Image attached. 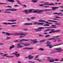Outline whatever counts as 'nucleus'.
<instances>
[{
	"instance_id": "nucleus-1",
	"label": "nucleus",
	"mask_w": 63,
	"mask_h": 63,
	"mask_svg": "<svg viewBox=\"0 0 63 63\" xmlns=\"http://www.w3.org/2000/svg\"><path fill=\"white\" fill-rule=\"evenodd\" d=\"M59 7H51L52 9H45L44 10H35L33 11H34V9H29V12H30V13H37V14H41V12H44V11H51V10H55L56 9L59 8Z\"/></svg>"
},
{
	"instance_id": "nucleus-2",
	"label": "nucleus",
	"mask_w": 63,
	"mask_h": 63,
	"mask_svg": "<svg viewBox=\"0 0 63 63\" xmlns=\"http://www.w3.org/2000/svg\"><path fill=\"white\" fill-rule=\"evenodd\" d=\"M6 34L7 35V36H10L11 35H13V36H18L20 35V36H26V34L23 33H11L10 34V33H9L8 32H6Z\"/></svg>"
},
{
	"instance_id": "nucleus-3",
	"label": "nucleus",
	"mask_w": 63,
	"mask_h": 63,
	"mask_svg": "<svg viewBox=\"0 0 63 63\" xmlns=\"http://www.w3.org/2000/svg\"><path fill=\"white\" fill-rule=\"evenodd\" d=\"M24 43H20V44H17V46H18L17 47V48H21V47H24V46L20 45H23L24 46Z\"/></svg>"
},
{
	"instance_id": "nucleus-4",
	"label": "nucleus",
	"mask_w": 63,
	"mask_h": 63,
	"mask_svg": "<svg viewBox=\"0 0 63 63\" xmlns=\"http://www.w3.org/2000/svg\"><path fill=\"white\" fill-rule=\"evenodd\" d=\"M42 29H44V27H39L38 29H35L34 30L36 31H42Z\"/></svg>"
},
{
	"instance_id": "nucleus-5",
	"label": "nucleus",
	"mask_w": 63,
	"mask_h": 63,
	"mask_svg": "<svg viewBox=\"0 0 63 63\" xmlns=\"http://www.w3.org/2000/svg\"><path fill=\"white\" fill-rule=\"evenodd\" d=\"M44 5H50V6H53V5H55V3H51V4H40L39 5V6H40V7H43V6Z\"/></svg>"
},
{
	"instance_id": "nucleus-6",
	"label": "nucleus",
	"mask_w": 63,
	"mask_h": 63,
	"mask_svg": "<svg viewBox=\"0 0 63 63\" xmlns=\"http://www.w3.org/2000/svg\"><path fill=\"white\" fill-rule=\"evenodd\" d=\"M56 25H51V26L53 27H45L46 28H56L57 27H54L56 26Z\"/></svg>"
},
{
	"instance_id": "nucleus-7",
	"label": "nucleus",
	"mask_w": 63,
	"mask_h": 63,
	"mask_svg": "<svg viewBox=\"0 0 63 63\" xmlns=\"http://www.w3.org/2000/svg\"><path fill=\"white\" fill-rule=\"evenodd\" d=\"M51 31H52V33H55V32H60L61 30H58L55 31L54 29H51Z\"/></svg>"
},
{
	"instance_id": "nucleus-8",
	"label": "nucleus",
	"mask_w": 63,
	"mask_h": 63,
	"mask_svg": "<svg viewBox=\"0 0 63 63\" xmlns=\"http://www.w3.org/2000/svg\"><path fill=\"white\" fill-rule=\"evenodd\" d=\"M37 24L38 25H40L41 24L42 25H43L44 23H38V22H36L34 23V24Z\"/></svg>"
},
{
	"instance_id": "nucleus-9",
	"label": "nucleus",
	"mask_w": 63,
	"mask_h": 63,
	"mask_svg": "<svg viewBox=\"0 0 63 63\" xmlns=\"http://www.w3.org/2000/svg\"><path fill=\"white\" fill-rule=\"evenodd\" d=\"M29 40H26L24 39H23L21 40H20L19 42H23V41H25V42H27L28 41H29Z\"/></svg>"
},
{
	"instance_id": "nucleus-10",
	"label": "nucleus",
	"mask_w": 63,
	"mask_h": 63,
	"mask_svg": "<svg viewBox=\"0 0 63 63\" xmlns=\"http://www.w3.org/2000/svg\"><path fill=\"white\" fill-rule=\"evenodd\" d=\"M34 58L33 56H32V55H30L29 56L28 58L29 59H32Z\"/></svg>"
},
{
	"instance_id": "nucleus-11",
	"label": "nucleus",
	"mask_w": 63,
	"mask_h": 63,
	"mask_svg": "<svg viewBox=\"0 0 63 63\" xmlns=\"http://www.w3.org/2000/svg\"><path fill=\"white\" fill-rule=\"evenodd\" d=\"M33 49V47H30L29 48L28 47V48H23V49H29V50H30L31 49Z\"/></svg>"
},
{
	"instance_id": "nucleus-12",
	"label": "nucleus",
	"mask_w": 63,
	"mask_h": 63,
	"mask_svg": "<svg viewBox=\"0 0 63 63\" xmlns=\"http://www.w3.org/2000/svg\"><path fill=\"white\" fill-rule=\"evenodd\" d=\"M17 10V9H8L6 10V11H16Z\"/></svg>"
},
{
	"instance_id": "nucleus-13",
	"label": "nucleus",
	"mask_w": 63,
	"mask_h": 63,
	"mask_svg": "<svg viewBox=\"0 0 63 63\" xmlns=\"http://www.w3.org/2000/svg\"><path fill=\"white\" fill-rule=\"evenodd\" d=\"M47 46L48 47H49V48H51L53 47V46H52V45L51 44L47 45Z\"/></svg>"
},
{
	"instance_id": "nucleus-14",
	"label": "nucleus",
	"mask_w": 63,
	"mask_h": 63,
	"mask_svg": "<svg viewBox=\"0 0 63 63\" xmlns=\"http://www.w3.org/2000/svg\"><path fill=\"white\" fill-rule=\"evenodd\" d=\"M47 21H49L50 22H58L57 21L51 20H47Z\"/></svg>"
},
{
	"instance_id": "nucleus-15",
	"label": "nucleus",
	"mask_w": 63,
	"mask_h": 63,
	"mask_svg": "<svg viewBox=\"0 0 63 63\" xmlns=\"http://www.w3.org/2000/svg\"><path fill=\"white\" fill-rule=\"evenodd\" d=\"M28 11L27 10H26L22 11V12H25V14H29V13H28Z\"/></svg>"
},
{
	"instance_id": "nucleus-16",
	"label": "nucleus",
	"mask_w": 63,
	"mask_h": 63,
	"mask_svg": "<svg viewBox=\"0 0 63 63\" xmlns=\"http://www.w3.org/2000/svg\"><path fill=\"white\" fill-rule=\"evenodd\" d=\"M36 40H37V39H34L33 42V43L36 44V43H39V42H38V41Z\"/></svg>"
},
{
	"instance_id": "nucleus-17",
	"label": "nucleus",
	"mask_w": 63,
	"mask_h": 63,
	"mask_svg": "<svg viewBox=\"0 0 63 63\" xmlns=\"http://www.w3.org/2000/svg\"><path fill=\"white\" fill-rule=\"evenodd\" d=\"M54 49H56V50H62V49H61L60 47H59L55 48Z\"/></svg>"
},
{
	"instance_id": "nucleus-18",
	"label": "nucleus",
	"mask_w": 63,
	"mask_h": 63,
	"mask_svg": "<svg viewBox=\"0 0 63 63\" xmlns=\"http://www.w3.org/2000/svg\"><path fill=\"white\" fill-rule=\"evenodd\" d=\"M39 22H46V21L43 20L41 19L39 20L38 21Z\"/></svg>"
},
{
	"instance_id": "nucleus-19",
	"label": "nucleus",
	"mask_w": 63,
	"mask_h": 63,
	"mask_svg": "<svg viewBox=\"0 0 63 63\" xmlns=\"http://www.w3.org/2000/svg\"><path fill=\"white\" fill-rule=\"evenodd\" d=\"M11 46H10V47L9 49L10 50L12 49V48H14V47H15V46L14 45H11Z\"/></svg>"
},
{
	"instance_id": "nucleus-20",
	"label": "nucleus",
	"mask_w": 63,
	"mask_h": 63,
	"mask_svg": "<svg viewBox=\"0 0 63 63\" xmlns=\"http://www.w3.org/2000/svg\"><path fill=\"white\" fill-rule=\"evenodd\" d=\"M53 14H54L55 15H60V14H62V13H53Z\"/></svg>"
},
{
	"instance_id": "nucleus-21",
	"label": "nucleus",
	"mask_w": 63,
	"mask_h": 63,
	"mask_svg": "<svg viewBox=\"0 0 63 63\" xmlns=\"http://www.w3.org/2000/svg\"><path fill=\"white\" fill-rule=\"evenodd\" d=\"M7 1L8 2H11V3H13L14 2H15V1L13 0H7Z\"/></svg>"
},
{
	"instance_id": "nucleus-22",
	"label": "nucleus",
	"mask_w": 63,
	"mask_h": 63,
	"mask_svg": "<svg viewBox=\"0 0 63 63\" xmlns=\"http://www.w3.org/2000/svg\"><path fill=\"white\" fill-rule=\"evenodd\" d=\"M17 21L16 20H10L7 21H10V22H15V21Z\"/></svg>"
},
{
	"instance_id": "nucleus-23",
	"label": "nucleus",
	"mask_w": 63,
	"mask_h": 63,
	"mask_svg": "<svg viewBox=\"0 0 63 63\" xmlns=\"http://www.w3.org/2000/svg\"><path fill=\"white\" fill-rule=\"evenodd\" d=\"M4 14H10L11 13V12H8L7 11H6L4 12Z\"/></svg>"
},
{
	"instance_id": "nucleus-24",
	"label": "nucleus",
	"mask_w": 63,
	"mask_h": 63,
	"mask_svg": "<svg viewBox=\"0 0 63 63\" xmlns=\"http://www.w3.org/2000/svg\"><path fill=\"white\" fill-rule=\"evenodd\" d=\"M30 44H25L24 43V46H25V47L29 46H30Z\"/></svg>"
},
{
	"instance_id": "nucleus-25",
	"label": "nucleus",
	"mask_w": 63,
	"mask_h": 63,
	"mask_svg": "<svg viewBox=\"0 0 63 63\" xmlns=\"http://www.w3.org/2000/svg\"><path fill=\"white\" fill-rule=\"evenodd\" d=\"M55 25H59L60 26V25H61V24H60V23H55Z\"/></svg>"
},
{
	"instance_id": "nucleus-26",
	"label": "nucleus",
	"mask_w": 63,
	"mask_h": 63,
	"mask_svg": "<svg viewBox=\"0 0 63 63\" xmlns=\"http://www.w3.org/2000/svg\"><path fill=\"white\" fill-rule=\"evenodd\" d=\"M54 62V60L53 59L50 60L49 61V62L52 63V62Z\"/></svg>"
},
{
	"instance_id": "nucleus-27",
	"label": "nucleus",
	"mask_w": 63,
	"mask_h": 63,
	"mask_svg": "<svg viewBox=\"0 0 63 63\" xmlns=\"http://www.w3.org/2000/svg\"><path fill=\"white\" fill-rule=\"evenodd\" d=\"M15 55L16 56V57H18L20 55L19 54H15Z\"/></svg>"
},
{
	"instance_id": "nucleus-28",
	"label": "nucleus",
	"mask_w": 63,
	"mask_h": 63,
	"mask_svg": "<svg viewBox=\"0 0 63 63\" xmlns=\"http://www.w3.org/2000/svg\"><path fill=\"white\" fill-rule=\"evenodd\" d=\"M32 1L33 2V3H36V2H37L38 1L36 0H32Z\"/></svg>"
},
{
	"instance_id": "nucleus-29",
	"label": "nucleus",
	"mask_w": 63,
	"mask_h": 63,
	"mask_svg": "<svg viewBox=\"0 0 63 63\" xmlns=\"http://www.w3.org/2000/svg\"><path fill=\"white\" fill-rule=\"evenodd\" d=\"M62 44H63V43L59 44H57V45H54V47H55V46H59V45H62Z\"/></svg>"
},
{
	"instance_id": "nucleus-30",
	"label": "nucleus",
	"mask_w": 63,
	"mask_h": 63,
	"mask_svg": "<svg viewBox=\"0 0 63 63\" xmlns=\"http://www.w3.org/2000/svg\"><path fill=\"white\" fill-rule=\"evenodd\" d=\"M50 30V29H48L46 30H45L44 31V32H47V31H49V30Z\"/></svg>"
},
{
	"instance_id": "nucleus-31",
	"label": "nucleus",
	"mask_w": 63,
	"mask_h": 63,
	"mask_svg": "<svg viewBox=\"0 0 63 63\" xmlns=\"http://www.w3.org/2000/svg\"><path fill=\"white\" fill-rule=\"evenodd\" d=\"M3 23L4 24H5L6 25H7V24L8 25H10V24H9V23H7L3 22Z\"/></svg>"
},
{
	"instance_id": "nucleus-32",
	"label": "nucleus",
	"mask_w": 63,
	"mask_h": 63,
	"mask_svg": "<svg viewBox=\"0 0 63 63\" xmlns=\"http://www.w3.org/2000/svg\"><path fill=\"white\" fill-rule=\"evenodd\" d=\"M47 58L48 60L49 61L50 60V59H51L52 58L50 57H47Z\"/></svg>"
},
{
	"instance_id": "nucleus-33",
	"label": "nucleus",
	"mask_w": 63,
	"mask_h": 63,
	"mask_svg": "<svg viewBox=\"0 0 63 63\" xmlns=\"http://www.w3.org/2000/svg\"><path fill=\"white\" fill-rule=\"evenodd\" d=\"M46 41V40H41L39 41L40 43H42V42H45Z\"/></svg>"
},
{
	"instance_id": "nucleus-34",
	"label": "nucleus",
	"mask_w": 63,
	"mask_h": 63,
	"mask_svg": "<svg viewBox=\"0 0 63 63\" xmlns=\"http://www.w3.org/2000/svg\"><path fill=\"white\" fill-rule=\"evenodd\" d=\"M39 50H41V51H43V50H44L45 49L43 48H40L39 49Z\"/></svg>"
},
{
	"instance_id": "nucleus-35",
	"label": "nucleus",
	"mask_w": 63,
	"mask_h": 63,
	"mask_svg": "<svg viewBox=\"0 0 63 63\" xmlns=\"http://www.w3.org/2000/svg\"><path fill=\"white\" fill-rule=\"evenodd\" d=\"M18 52H16L15 53H12L11 54V55H12V54H16V53H17Z\"/></svg>"
},
{
	"instance_id": "nucleus-36",
	"label": "nucleus",
	"mask_w": 63,
	"mask_h": 63,
	"mask_svg": "<svg viewBox=\"0 0 63 63\" xmlns=\"http://www.w3.org/2000/svg\"><path fill=\"white\" fill-rule=\"evenodd\" d=\"M10 25L13 24H16V22H13L12 23H9V24Z\"/></svg>"
},
{
	"instance_id": "nucleus-37",
	"label": "nucleus",
	"mask_w": 63,
	"mask_h": 63,
	"mask_svg": "<svg viewBox=\"0 0 63 63\" xmlns=\"http://www.w3.org/2000/svg\"><path fill=\"white\" fill-rule=\"evenodd\" d=\"M7 38L6 39L7 40H10L11 39V38L10 37H7Z\"/></svg>"
},
{
	"instance_id": "nucleus-38",
	"label": "nucleus",
	"mask_w": 63,
	"mask_h": 63,
	"mask_svg": "<svg viewBox=\"0 0 63 63\" xmlns=\"http://www.w3.org/2000/svg\"><path fill=\"white\" fill-rule=\"evenodd\" d=\"M44 26H49V25L46 24V25H44Z\"/></svg>"
},
{
	"instance_id": "nucleus-39",
	"label": "nucleus",
	"mask_w": 63,
	"mask_h": 63,
	"mask_svg": "<svg viewBox=\"0 0 63 63\" xmlns=\"http://www.w3.org/2000/svg\"><path fill=\"white\" fill-rule=\"evenodd\" d=\"M50 36V35H48L46 36H45V38H47V37H49V36Z\"/></svg>"
},
{
	"instance_id": "nucleus-40",
	"label": "nucleus",
	"mask_w": 63,
	"mask_h": 63,
	"mask_svg": "<svg viewBox=\"0 0 63 63\" xmlns=\"http://www.w3.org/2000/svg\"><path fill=\"white\" fill-rule=\"evenodd\" d=\"M29 25H33V23H28Z\"/></svg>"
},
{
	"instance_id": "nucleus-41",
	"label": "nucleus",
	"mask_w": 63,
	"mask_h": 63,
	"mask_svg": "<svg viewBox=\"0 0 63 63\" xmlns=\"http://www.w3.org/2000/svg\"><path fill=\"white\" fill-rule=\"evenodd\" d=\"M25 25H26L27 26H28L29 25L28 23H25L24 24Z\"/></svg>"
},
{
	"instance_id": "nucleus-42",
	"label": "nucleus",
	"mask_w": 63,
	"mask_h": 63,
	"mask_svg": "<svg viewBox=\"0 0 63 63\" xmlns=\"http://www.w3.org/2000/svg\"><path fill=\"white\" fill-rule=\"evenodd\" d=\"M36 60H37V61H38L39 62H41V61L39 59H36Z\"/></svg>"
},
{
	"instance_id": "nucleus-43",
	"label": "nucleus",
	"mask_w": 63,
	"mask_h": 63,
	"mask_svg": "<svg viewBox=\"0 0 63 63\" xmlns=\"http://www.w3.org/2000/svg\"><path fill=\"white\" fill-rule=\"evenodd\" d=\"M55 39L54 38H51L48 39V40H55Z\"/></svg>"
},
{
	"instance_id": "nucleus-44",
	"label": "nucleus",
	"mask_w": 63,
	"mask_h": 63,
	"mask_svg": "<svg viewBox=\"0 0 63 63\" xmlns=\"http://www.w3.org/2000/svg\"><path fill=\"white\" fill-rule=\"evenodd\" d=\"M54 61H59V59H55Z\"/></svg>"
},
{
	"instance_id": "nucleus-45",
	"label": "nucleus",
	"mask_w": 63,
	"mask_h": 63,
	"mask_svg": "<svg viewBox=\"0 0 63 63\" xmlns=\"http://www.w3.org/2000/svg\"><path fill=\"white\" fill-rule=\"evenodd\" d=\"M12 27H18V26L16 25H12Z\"/></svg>"
},
{
	"instance_id": "nucleus-46",
	"label": "nucleus",
	"mask_w": 63,
	"mask_h": 63,
	"mask_svg": "<svg viewBox=\"0 0 63 63\" xmlns=\"http://www.w3.org/2000/svg\"><path fill=\"white\" fill-rule=\"evenodd\" d=\"M28 62H29V63H35V62H31V61H28Z\"/></svg>"
},
{
	"instance_id": "nucleus-47",
	"label": "nucleus",
	"mask_w": 63,
	"mask_h": 63,
	"mask_svg": "<svg viewBox=\"0 0 63 63\" xmlns=\"http://www.w3.org/2000/svg\"><path fill=\"white\" fill-rule=\"evenodd\" d=\"M30 42H34V40H30Z\"/></svg>"
},
{
	"instance_id": "nucleus-48",
	"label": "nucleus",
	"mask_w": 63,
	"mask_h": 63,
	"mask_svg": "<svg viewBox=\"0 0 63 63\" xmlns=\"http://www.w3.org/2000/svg\"><path fill=\"white\" fill-rule=\"evenodd\" d=\"M56 52L55 51H53V52H52L50 53V54H51L52 53L53 54V53H55Z\"/></svg>"
},
{
	"instance_id": "nucleus-49",
	"label": "nucleus",
	"mask_w": 63,
	"mask_h": 63,
	"mask_svg": "<svg viewBox=\"0 0 63 63\" xmlns=\"http://www.w3.org/2000/svg\"><path fill=\"white\" fill-rule=\"evenodd\" d=\"M7 8H12V6H7Z\"/></svg>"
},
{
	"instance_id": "nucleus-50",
	"label": "nucleus",
	"mask_w": 63,
	"mask_h": 63,
	"mask_svg": "<svg viewBox=\"0 0 63 63\" xmlns=\"http://www.w3.org/2000/svg\"><path fill=\"white\" fill-rule=\"evenodd\" d=\"M27 21H30L31 20V19H30L29 18H27Z\"/></svg>"
},
{
	"instance_id": "nucleus-51",
	"label": "nucleus",
	"mask_w": 63,
	"mask_h": 63,
	"mask_svg": "<svg viewBox=\"0 0 63 63\" xmlns=\"http://www.w3.org/2000/svg\"><path fill=\"white\" fill-rule=\"evenodd\" d=\"M24 31H28V29H24Z\"/></svg>"
},
{
	"instance_id": "nucleus-52",
	"label": "nucleus",
	"mask_w": 63,
	"mask_h": 63,
	"mask_svg": "<svg viewBox=\"0 0 63 63\" xmlns=\"http://www.w3.org/2000/svg\"><path fill=\"white\" fill-rule=\"evenodd\" d=\"M45 44H51V42H47L45 43Z\"/></svg>"
},
{
	"instance_id": "nucleus-53",
	"label": "nucleus",
	"mask_w": 63,
	"mask_h": 63,
	"mask_svg": "<svg viewBox=\"0 0 63 63\" xmlns=\"http://www.w3.org/2000/svg\"><path fill=\"white\" fill-rule=\"evenodd\" d=\"M59 37V36H57L53 37H52L53 38H58Z\"/></svg>"
},
{
	"instance_id": "nucleus-54",
	"label": "nucleus",
	"mask_w": 63,
	"mask_h": 63,
	"mask_svg": "<svg viewBox=\"0 0 63 63\" xmlns=\"http://www.w3.org/2000/svg\"><path fill=\"white\" fill-rule=\"evenodd\" d=\"M35 18H36L35 17H32L31 18V19H35Z\"/></svg>"
},
{
	"instance_id": "nucleus-55",
	"label": "nucleus",
	"mask_w": 63,
	"mask_h": 63,
	"mask_svg": "<svg viewBox=\"0 0 63 63\" xmlns=\"http://www.w3.org/2000/svg\"><path fill=\"white\" fill-rule=\"evenodd\" d=\"M43 7H44V8H47V7H49V6H43Z\"/></svg>"
},
{
	"instance_id": "nucleus-56",
	"label": "nucleus",
	"mask_w": 63,
	"mask_h": 63,
	"mask_svg": "<svg viewBox=\"0 0 63 63\" xmlns=\"http://www.w3.org/2000/svg\"><path fill=\"white\" fill-rule=\"evenodd\" d=\"M46 23H48V24H52V23H48V22L46 21Z\"/></svg>"
},
{
	"instance_id": "nucleus-57",
	"label": "nucleus",
	"mask_w": 63,
	"mask_h": 63,
	"mask_svg": "<svg viewBox=\"0 0 63 63\" xmlns=\"http://www.w3.org/2000/svg\"><path fill=\"white\" fill-rule=\"evenodd\" d=\"M24 36H21L19 37V38H24Z\"/></svg>"
},
{
	"instance_id": "nucleus-58",
	"label": "nucleus",
	"mask_w": 63,
	"mask_h": 63,
	"mask_svg": "<svg viewBox=\"0 0 63 63\" xmlns=\"http://www.w3.org/2000/svg\"><path fill=\"white\" fill-rule=\"evenodd\" d=\"M0 4H7V3H0Z\"/></svg>"
},
{
	"instance_id": "nucleus-59",
	"label": "nucleus",
	"mask_w": 63,
	"mask_h": 63,
	"mask_svg": "<svg viewBox=\"0 0 63 63\" xmlns=\"http://www.w3.org/2000/svg\"><path fill=\"white\" fill-rule=\"evenodd\" d=\"M14 42H19V41L17 40L14 41Z\"/></svg>"
},
{
	"instance_id": "nucleus-60",
	"label": "nucleus",
	"mask_w": 63,
	"mask_h": 63,
	"mask_svg": "<svg viewBox=\"0 0 63 63\" xmlns=\"http://www.w3.org/2000/svg\"><path fill=\"white\" fill-rule=\"evenodd\" d=\"M44 4H47L48 5H49V4H49V3L48 2H45V3H44Z\"/></svg>"
},
{
	"instance_id": "nucleus-61",
	"label": "nucleus",
	"mask_w": 63,
	"mask_h": 63,
	"mask_svg": "<svg viewBox=\"0 0 63 63\" xmlns=\"http://www.w3.org/2000/svg\"><path fill=\"white\" fill-rule=\"evenodd\" d=\"M57 40L56 39H55L54 40H53V42H56L57 41Z\"/></svg>"
},
{
	"instance_id": "nucleus-62",
	"label": "nucleus",
	"mask_w": 63,
	"mask_h": 63,
	"mask_svg": "<svg viewBox=\"0 0 63 63\" xmlns=\"http://www.w3.org/2000/svg\"><path fill=\"white\" fill-rule=\"evenodd\" d=\"M53 20H60L58 19H55V18H53Z\"/></svg>"
},
{
	"instance_id": "nucleus-63",
	"label": "nucleus",
	"mask_w": 63,
	"mask_h": 63,
	"mask_svg": "<svg viewBox=\"0 0 63 63\" xmlns=\"http://www.w3.org/2000/svg\"><path fill=\"white\" fill-rule=\"evenodd\" d=\"M55 18H61V17L58 16H56L55 17Z\"/></svg>"
},
{
	"instance_id": "nucleus-64",
	"label": "nucleus",
	"mask_w": 63,
	"mask_h": 63,
	"mask_svg": "<svg viewBox=\"0 0 63 63\" xmlns=\"http://www.w3.org/2000/svg\"><path fill=\"white\" fill-rule=\"evenodd\" d=\"M4 45V43H0V45Z\"/></svg>"
}]
</instances>
